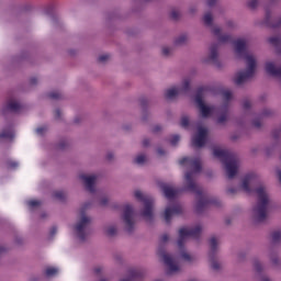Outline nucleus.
<instances>
[{
	"instance_id": "1",
	"label": "nucleus",
	"mask_w": 281,
	"mask_h": 281,
	"mask_svg": "<svg viewBox=\"0 0 281 281\" xmlns=\"http://www.w3.org/2000/svg\"><path fill=\"white\" fill-rule=\"evenodd\" d=\"M258 175L248 173L243 178L240 187H231L227 189V194L231 195L238 194L240 190L247 194H251L254 192L257 199V204L254 206L250 213V218L255 225H258V223H262L267 220V210H269V205L271 203V195L269 194L267 187L259 186L254 191V186L258 182Z\"/></svg>"
},
{
	"instance_id": "2",
	"label": "nucleus",
	"mask_w": 281,
	"mask_h": 281,
	"mask_svg": "<svg viewBox=\"0 0 281 281\" xmlns=\"http://www.w3.org/2000/svg\"><path fill=\"white\" fill-rule=\"evenodd\" d=\"M201 232H203V226L201 224L195 225L193 228L182 227L179 229V236L177 240L179 256L177 258L166 252L165 250L158 251L159 258L168 268V273H177L181 271V262H188V265L196 262V256L188 252L183 246L186 243H188V240H190V238H199V236H201Z\"/></svg>"
},
{
	"instance_id": "3",
	"label": "nucleus",
	"mask_w": 281,
	"mask_h": 281,
	"mask_svg": "<svg viewBox=\"0 0 281 281\" xmlns=\"http://www.w3.org/2000/svg\"><path fill=\"white\" fill-rule=\"evenodd\" d=\"M180 166H186L190 171L184 173L183 190L195 194L196 210L201 212L203 207H207L210 203H214L207 193L203 192L199 184H196V175L201 172V160L198 158L186 157L179 161Z\"/></svg>"
},
{
	"instance_id": "4",
	"label": "nucleus",
	"mask_w": 281,
	"mask_h": 281,
	"mask_svg": "<svg viewBox=\"0 0 281 281\" xmlns=\"http://www.w3.org/2000/svg\"><path fill=\"white\" fill-rule=\"evenodd\" d=\"M235 47V55L238 58L244 59V63L246 65V69L237 72L234 77L235 85H245L247 80H251L254 76L256 75V67H257V60L256 56L247 52V47H249V40L247 38H238L234 43Z\"/></svg>"
},
{
	"instance_id": "5",
	"label": "nucleus",
	"mask_w": 281,
	"mask_h": 281,
	"mask_svg": "<svg viewBox=\"0 0 281 281\" xmlns=\"http://www.w3.org/2000/svg\"><path fill=\"white\" fill-rule=\"evenodd\" d=\"M213 155L224 164V170L228 179H234V177L238 175L240 161H238V158H236L234 154L223 147H214Z\"/></svg>"
},
{
	"instance_id": "6",
	"label": "nucleus",
	"mask_w": 281,
	"mask_h": 281,
	"mask_svg": "<svg viewBox=\"0 0 281 281\" xmlns=\"http://www.w3.org/2000/svg\"><path fill=\"white\" fill-rule=\"evenodd\" d=\"M91 207V203H85L79 210V218L74 226V234L81 241L87 240V236H89V225H91V217L87 215L85 212Z\"/></svg>"
},
{
	"instance_id": "7",
	"label": "nucleus",
	"mask_w": 281,
	"mask_h": 281,
	"mask_svg": "<svg viewBox=\"0 0 281 281\" xmlns=\"http://www.w3.org/2000/svg\"><path fill=\"white\" fill-rule=\"evenodd\" d=\"M134 198L137 201H140V203L144 205L140 216H143L145 221H153L155 216V201L153 198L148 194H145L139 189L134 191Z\"/></svg>"
},
{
	"instance_id": "8",
	"label": "nucleus",
	"mask_w": 281,
	"mask_h": 281,
	"mask_svg": "<svg viewBox=\"0 0 281 281\" xmlns=\"http://www.w3.org/2000/svg\"><path fill=\"white\" fill-rule=\"evenodd\" d=\"M205 89L201 88L198 90L195 95V104L200 111L202 117H212L216 113V108L205 104Z\"/></svg>"
},
{
	"instance_id": "9",
	"label": "nucleus",
	"mask_w": 281,
	"mask_h": 281,
	"mask_svg": "<svg viewBox=\"0 0 281 281\" xmlns=\"http://www.w3.org/2000/svg\"><path fill=\"white\" fill-rule=\"evenodd\" d=\"M190 91V78H184L179 86H173L165 91V98L167 100H175L177 95H183Z\"/></svg>"
},
{
	"instance_id": "10",
	"label": "nucleus",
	"mask_w": 281,
	"mask_h": 281,
	"mask_svg": "<svg viewBox=\"0 0 281 281\" xmlns=\"http://www.w3.org/2000/svg\"><path fill=\"white\" fill-rule=\"evenodd\" d=\"M207 142V128L201 125H198V132L192 137V144L195 148H203Z\"/></svg>"
},
{
	"instance_id": "11",
	"label": "nucleus",
	"mask_w": 281,
	"mask_h": 281,
	"mask_svg": "<svg viewBox=\"0 0 281 281\" xmlns=\"http://www.w3.org/2000/svg\"><path fill=\"white\" fill-rule=\"evenodd\" d=\"M133 205L125 204L123 207V221L126 225L127 232H131L133 229V226L135 225V221L133 220Z\"/></svg>"
},
{
	"instance_id": "12",
	"label": "nucleus",
	"mask_w": 281,
	"mask_h": 281,
	"mask_svg": "<svg viewBox=\"0 0 281 281\" xmlns=\"http://www.w3.org/2000/svg\"><path fill=\"white\" fill-rule=\"evenodd\" d=\"M79 179L89 192L95 191V182L98 181V176L82 173L79 176Z\"/></svg>"
},
{
	"instance_id": "13",
	"label": "nucleus",
	"mask_w": 281,
	"mask_h": 281,
	"mask_svg": "<svg viewBox=\"0 0 281 281\" xmlns=\"http://www.w3.org/2000/svg\"><path fill=\"white\" fill-rule=\"evenodd\" d=\"M182 211L183 209L179 204L177 203L169 204L164 212V218L166 223H170V221L172 220V216H177V214H181Z\"/></svg>"
},
{
	"instance_id": "14",
	"label": "nucleus",
	"mask_w": 281,
	"mask_h": 281,
	"mask_svg": "<svg viewBox=\"0 0 281 281\" xmlns=\"http://www.w3.org/2000/svg\"><path fill=\"white\" fill-rule=\"evenodd\" d=\"M160 189L164 192L166 199H176V196L179 194V191H177L175 188L168 186V184H160Z\"/></svg>"
},
{
	"instance_id": "15",
	"label": "nucleus",
	"mask_w": 281,
	"mask_h": 281,
	"mask_svg": "<svg viewBox=\"0 0 281 281\" xmlns=\"http://www.w3.org/2000/svg\"><path fill=\"white\" fill-rule=\"evenodd\" d=\"M21 109V103L16 101L15 99H9L7 103L4 104L2 111L5 113V111H19Z\"/></svg>"
},
{
	"instance_id": "16",
	"label": "nucleus",
	"mask_w": 281,
	"mask_h": 281,
	"mask_svg": "<svg viewBox=\"0 0 281 281\" xmlns=\"http://www.w3.org/2000/svg\"><path fill=\"white\" fill-rule=\"evenodd\" d=\"M218 60V49L216 46H212L209 52L207 58L204 59V63H216Z\"/></svg>"
},
{
	"instance_id": "17",
	"label": "nucleus",
	"mask_w": 281,
	"mask_h": 281,
	"mask_svg": "<svg viewBox=\"0 0 281 281\" xmlns=\"http://www.w3.org/2000/svg\"><path fill=\"white\" fill-rule=\"evenodd\" d=\"M217 124H224L227 122V105H223L217 110Z\"/></svg>"
},
{
	"instance_id": "18",
	"label": "nucleus",
	"mask_w": 281,
	"mask_h": 281,
	"mask_svg": "<svg viewBox=\"0 0 281 281\" xmlns=\"http://www.w3.org/2000/svg\"><path fill=\"white\" fill-rule=\"evenodd\" d=\"M212 32H213V34H215V36H218V41L221 43H229V41H232V36L221 35V27H218V26H214Z\"/></svg>"
},
{
	"instance_id": "19",
	"label": "nucleus",
	"mask_w": 281,
	"mask_h": 281,
	"mask_svg": "<svg viewBox=\"0 0 281 281\" xmlns=\"http://www.w3.org/2000/svg\"><path fill=\"white\" fill-rule=\"evenodd\" d=\"M103 234L111 238L117 234V227H115V225H105L103 227Z\"/></svg>"
},
{
	"instance_id": "20",
	"label": "nucleus",
	"mask_w": 281,
	"mask_h": 281,
	"mask_svg": "<svg viewBox=\"0 0 281 281\" xmlns=\"http://www.w3.org/2000/svg\"><path fill=\"white\" fill-rule=\"evenodd\" d=\"M148 161V157L145 154H139L134 158V164L137 166H144Z\"/></svg>"
},
{
	"instance_id": "21",
	"label": "nucleus",
	"mask_w": 281,
	"mask_h": 281,
	"mask_svg": "<svg viewBox=\"0 0 281 281\" xmlns=\"http://www.w3.org/2000/svg\"><path fill=\"white\" fill-rule=\"evenodd\" d=\"M218 245H221V239L216 236L210 238V247L212 251H216L218 249Z\"/></svg>"
},
{
	"instance_id": "22",
	"label": "nucleus",
	"mask_w": 281,
	"mask_h": 281,
	"mask_svg": "<svg viewBox=\"0 0 281 281\" xmlns=\"http://www.w3.org/2000/svg\"><path fill=\"white\" fill-rule=\"evenodd\" d=\"M188 43V35H180L175 40L176 45H186Z\"/></svg>"
},
{
	"instance_id": "23",
	"label": "nucleus",
	"mask_w": 281,
	"mask_h": 281,
	"mask_svg": "<svg viewBox=\"0 0 281 281\" xmlns=\"http://www.w3.org/2000/svg\"><path fill=\"white\" fill-rule=\"evenodd\" d=\"M271 240L272 243H281V231H274L272 234H271Z\"/></svg>"
},
{
	"instance_id": "24",
	"label": "nucleus",
	"mask_w": 281,
	"mask_h": 281,
	"mask_svg": "<svg viewBox=\"0 0 281 281\" xmlns=\"http://www.w3.org/2000/svg\"><path fill=\"white\" fill-rule=\"evenodd\" d=\"M210 265L214 271H218L221 269V263L218 262V260L214 259L213 257H211L210 259Z\"/></svg>"
},
{
	"instance_id": "25",
	"label": "nucleus",
	"mask_w": 281,
	"mask_h": 281,
	"mask_svg": "<svg viewBox=\"0 0 281 281\" xmlns=\"http://www.w3.org/2000/svg\"><path fill=\"white\" fill-rule=\"evenodd\" d=\"M45 273L48 278H52V277L56 276V273H58V269L54 268V267H48V268H46Z\"/></svg>"
},
{
	"instance_id": "26",
	"label": "nucleus",
	"mask_w": 281,
	"mask_h": 281,
	"mask_svg": "<svg viewBox=\"0 0 281 281\" xmlns=\"http://www.w3.org/2000/svg\"><path fill=\"white\" fill-rule=\"evenodd\" d=\"M99 63H101L102 65H104V63H109V60H111V55L109 54H102L98 57Z\"/></svg>"
},
{
	"instance_id": "27",
	"label": "nucleus",
	"mask_w": 281,
	"mask_h": 281,
	"mask_svg": "<svg viewBox=\"0 0 281 281\" xmlns=\"http://www.w3.org/2000/svg\"><path fill=\"white\" fill-rule=\"evenodd\" d=\"M14 134L12 132H2L0 134V139H12Z\"/></svg>"
},
{
	"instance_id": "28",
	"label": "nucleus",
	"mask_w": 281,
	"mask_h": 281,
	"mask_svg": "<svg viewBox=\"0 0 281 281\" xmlns=\"http://www.w3.org/2000/svg\"><path fill=\"white\" fill-rule=\"evenodd\" d=\"M222 98H223V100H225V102H229V100L232 99V91L224 90L222 92Z\"/></svg>"
},
{
	"instance_id": "29",
	"label": "nucleus",
	"mask_w": 281,
	"mask_h": 281,
	"mask_svg": "<svg viewBox=\"0 0 281 281\" xmlns=\"http://www.w3.org/2000/svg\"><path fill=\"white\" fill-rule=\"evenodd\" d=\"M98 205L100 207H106V205H109V198H106V196L100 198Z\"/></svg>"
},
{
	"instance_id": "30",
	"label": "nucleus",
	"mask_w": 281,
	"mask_h": 281,
	"mask_svg": "<svg viewBox=\"0 0 281 281\" xmlns=\"http://www.w3.org/2000/svg\"><path fill=\"white\" fill-rule=\"evenodd\" d=\"M161 54H162V56H170L172 54V48H170L168 46H164L161 48Z\"/></svg>"
},
{
	"instance_id": "31",
	"label": "nucleus",
	"mask_w": 281,
	"mask_h": 281,
	"mask_svg": "<svg viewBox=\"0 0 281 281\" xmlns=\"http://www.w3.org/2000/svg\"><path fill=\"white\" fill-rule=\"evenodd\" d=\"M252 267L255 271H262V263H260V261H258L257 259L254 260Z\"/></svg>"
},
{
	"instance_id": "32",
	"label": "nucleus",
	"mask_w": 281,
	"mask_h": 281,
	"mask_svg": "<svg viewBox=\"0 0 281 281\" xmlns=\"http://www.w3.org/2000/svg\"><path fill=\"white\" fill-rule=\"evenodd\" d=\"M269 43H270L271 45H280L281 38L278 37V36L270 37V38H269Z\"/></svg>"
},
{
	"instance_id": "33",
	"label": "nucleus",
	"mask_w": 281,
	"mask_h": 281,
	"mask_svg": "<svg viewBox=\"0 0 281 281\" xmlns=\"http://www.w3.org/2000/svg\"><path fill=\"white\" fill-rule=\"evenodd\" d=\"M205 25H212V14L206 13L203 18Z\"/></svg>"
},
{
	"instance_id": "34",
	"label": "nucleus",
	"mask_w": 281,
	"mask_h": 281,
	"mask_svg": "<svg viewBox=\"0 0 281 281\" xmlns=\"http://www.w3.org/2000/svg\"><path fill=\"white\" fill-rule=\"evenodd\" d=\"M29 207H38L41 205V201L38 200H31L27 202Z\"/></svg>"
},
{
	"instance_id": "35",
	"label": "nucleus",
	"mask_w": 281,
	"mask_h": 281,
	"mask_svg": "<svg viewBox=\"0 0 281 281\" xmlns=\"http://www.w3.org/2000/svg\"><path fill=\"white\" fill-rule=\"evenodd\" d=\"M180 124L183 128L188 127V124H190V119H188V116H182Z\"/></svg>"
},
{
	"instance_id": "36",
	"label": "nucleus",
	"mask_w": 281,
	"mask_h": 281,
	"mask_svg": "<svg viewBox=\"0 0 281 281\" xmlns=\"http://www.w3.org/2000/svg\"><path fill=\"white\" fill-rule=\"evenodd\" d=\"M179 139H180L179 135H173L170 139L171 146H177V144H179Z\"/></svg>"
},
{
	"instance_id": "37",
	"label": "nucleus",
	"mask_w": 281,
	"mask_h": 281,
	"mask_svg": "<svg viewBox=\"0 0 281 281\" xmlns=\"http://www.w3.org/2000/svg\"><path fill=\"white\" fill-rule=\"evenodd\" d=\"M54 117H55V120H60V117H63V112L58 109L55 110Z\"/></svg>"
},
{
	"instance_id": "38",
	"label": "nucleus",
	"mask_w": 281,
	"mask_h": 281,
	"mask_svg": "<svg viewBox=\"0 0 281 281\" xmlns=\"http://www.w3.org/2000/svg\"><path fill=\"white\" fill-rule=\"evenodd\" d=\"M54 196L55 199H65V193L63 191H56Z\"/></svg>"
},
{
	"instance_id": "39",
	"label": "nucleus",
	"mask_w": 281,
	"mask_h": 281,
	"mask_svg": "<svg viewBox=\"0 0 281 281\" xmlns=\"http://www.w3.org/2000/svg\"><path fill=\"white\" fill-rule=\"evenodd\" d=\"M269 258L273 265H278L279 262L278 256L269 254Z\"/></svg>"
},
{
	"instance_id": "40",
	"label": "nucleus",
	"mask_w": 281,
	"mask_h": 281,
	"mask_svg": "<svg viewBox=\"0 0 281 281\" xmlns=\"http://www.w3.org/2000/svg\"><path fill=\"white\" fill-rule=\"evenodd\" d=\"M249 8H257L258 7V0H250L248 1Z\"/></svg>"
},
{
	"instance_id": "41",
	"label": "nucleus",
	"mask_w": 281,
	"mask_h": 281,
	"mask_svg": "<svg viewBox=\"0 0 281 281\" xmlns=\"http://www.w3.org/2000/svg\"><path fill=\"white\" fill-rule=\"evenodd\" d=\"M234 26H235L234 22L233 21H228L225 24V30H232V29H234Z\"/></svg>"
},
{
	"instance_id": "42",
	"label": "nucleus",
	"mask_w": 281,
	"mask_h": 281,
	"mask_svg": "<svg viewBox=\"0 0 281 281\" xmlns=\"http://www.w3.org/2000/svg\"><path fill=\"white\" fill-rule=\"evenodd\" d=\"M49 98H52L53 100H58V98H60V93H58V92H52V93L49 94Z\"/></svg>"
},
{
	"instance_id": "43",
	"label": "nucleus",
	"mask_w": 281,
	"mask_h": 281,
	"mask_svg": "<svg viewBox=\"0 0 281 281\" xmlns=\"http://www.w3.org/2000/svg\"><path fill=\"white\" fill-rule=\"evenodd\" d=\"M251 106V102L249 100L243 101V109H249Z\"/></svg>"
},
{
	"instance_id": "44",
	"label": "nucleus",
	"mask_w": 281,
	"mask_h": 281,
	"mask_svg": "<svg viewBox=\"0 0 281 281\" xmlns=\"http://www.w3.org/2000/svg\"><path fill=\"white\" fill-rule=\"evenodd\" d=\"M46 131H47V128H45V127H38L36 130V133H37V135H43V133H45Z\"/></svg>"
},
{
	"instance_id": "45",
	"label": "nucleus",
	"mask_w": 281,
	"mask_h": 281,
	"mask_svg": "<svg viewBox=\"0 0 281 281\" xmlns=\"http://www.w3.org/2000/svg\"><path fill=\"white\" fill-rule=\"evenodd\" d=\"M169 239H170V237L166 234L162 235L161 238H160L161 243H168Z\"/></svg>"
},
{
	"instance_id": "46",
	"label": "nucleus",
	"mask_w": 281,
	"mask_h": 281,
	"mask_svg": "<svg viewBox=\"0 0 281 281\" xmlns=\"http://www.w3.org/2000/svg\"><path fill=\"white\" fill-rule=\"evenodd\" d=\"M19 166V162L16 161H9V168H16Z\"/></svg>"
},
{
	"instance_id": "47",
	"label": "nucleus",
	"mask_w": 281,
	"mask_h": 281,
	"mask_svg": "<svg viewBox=\"0 0 281 281\" xmlns=\"http://www.w3.org/2000/svg\"><path fill=\"white\" fill-rule=\"evenodd\" d=\"M218 0H207L206 3L210 8H212V5H215V3L217 2Z\"/></svg>"
},
{
	"instance_id": "48",
	"label": "nucleus",
	"mask_w": 281,
	"mask_h": 281,
	"mask_svg": "<svg viewBox=\"0 0 281 281\" xmlns=\"http://www.w3.org/2000/svg\"><path fill=\"white\" fill-rule=\"evenodd\" d=\"M171 16L172 19H179V11H172Z\"/></svg>"
},
{
	"instance_id": "49",
	"label": "nucleus",
	"mask_w": 281,
	"mask_h": 281,
	"mask_svg": "<svg viewBox=\"0 0 281 281\" xmlns=\"http://www.w3.org/2000/svg\"><path fill=\"white\" fill-rule=\"evenodd\" d=\"M157 154L159 155V157H164V155L166 154V151L161 148L157 149Z\"/></svg>"
},
{
	"instance_id": "50",
	"label": "nucleus",
	"mask_w": 281,
	"mask_h": 281,
	"mask_svg": "<svg viewBox=\"0 0 281 281\" xmlns=\"http://www.w3.org/2000/svg\"><path fill=\"white\" fill-rule=\"evenodd\" d=\"M36 82H38L36 77L31 78V85H36Z\"/></svg>"
},
{
	"instance_id": "51",
	"label": "nucleus",
	"mask_w": 281,
	"mask_h": 281,
	"mask_svg": "<svg viewBox=\"0 0 281 281\" xmlns=\"http://www.w3.org/2000/svg\"><path fill=\"white\" fill-rule=\"evenodd\" d=\"M159 131H161V126L156 125V126L154 127V133H159Z\"/></svg>"
},
{
	"instance_id": "52",
	"label": "nucleus",
	"mask_w": 281,
	"mask_h": 281,
	"mask_svg": "<svg viewBox=\"0 0 281 281\" xmlns=\"http://www.w3.org/2000/svg\"><path fill=\"white\" fill-rule=\"evenodd\" d=\"M150 144V140L148 138H145L143 140V146H148Z\"/></svg>"
},
{
	"instance_id": "53",
	"label": "nucleus",
	"mask_w": 281,
	"mask_h": 281,
	"mask_svg": "<svg viewBox=\"0 0 281 281\" xmlns=\"http://www.w3.org/2000/svg\"><path fill=\"white\" fill-rule=\"evenodd\" d=\"M56 232H58V228L53 227V228L50 229V235L54 236V234H56Z\"/></svg>"
},
{
	"instance_id": "54",
	"label": "nucleus",
	"mask_w": 281,
	"mask_h": 281,
	"mask_svg": "<svg viewBox=\"0 0 281 281\" xmlns=\"http://www.w3.org/2000/svg\"><path fill=\"white\" fill-rule=\"evenodd\" d=\"M3 254H5V248H3V246H0V256H3Z\"/></svg>"
},
{
	"instance_id": "55",
	"label": "nucleus",
	"mask_w": 281,
	"mask_h": 281,
	"mask_svg": "<svg viewBox=\"0 0 281 281\" xmlns=\"http://www.w3.org/2000/svg\"><path fill=\"white\" fill-rule=\"evenodd\" d=\"M120 281H133V278L128 277V278L121 279Z\"/></svg>"
},
{
	"instance_id": "56",
	"label": "nucleus",
	"mask_w": 281,
	"mask_h": 281,
	"mask_svg": "<svg viewBox=\"0 0 281 281\" xmlns=\"http://www.w3.org/2000/svg\"><path fill=\"white\" fill-rule=\"evenodd\" d=\"M106 159H109V161H111V159H113V154H108Z\"/></svg>"
},
{
	"instance_id": "57",
	"label": "nucleus",
	"mask_w": 281,
	"mask_h": 281,
	"mask_svg": "<svg viewBox=\"0 0 281 281\" xmlns=\"http://www.w3.org/2000/svg\"><path fill=\"white\" fill-rule=\"evenodd\" d=\"M102 271V268H94V273H100Z\"/></svg>"
},
{
	"instance_id": "58",
	"label": "nucleus",
	"mask_w": 281,
	"mask_h": 281,
	"mask_svg": "<svg viewBox=\"0 0 281 281\" xmlns=\"http://www.w3.org/2000/svg\"><path fill=\"white\" fill-rule=\"evenodd\" d=\"M261 281H271V279H269V277H263Z\"/></svg>"
},
{
	"instance_id": "59",
	"label": "nucleus",
	"mask_w": 281,
	"mask_h": 281,
	"mask_svg": "<svg viewBox=\"0 0 281 281\" xmlns=\"http://www.w3.org/2000/svg\"><path fill=\"white\" fill-rule=\"evenodd\" d=\"M255 126L259 127L260 126V122L254 123Z\"/></svg>"
}]
</instances>
